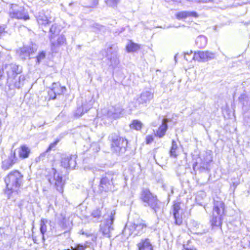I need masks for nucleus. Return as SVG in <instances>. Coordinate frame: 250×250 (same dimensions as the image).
<instances>
[{
  "instance_id": "nucleus-1",
  "label": "nucleus",
  "mask_w": 250,
  "mask_h": 250,
  "mask_svg": "<svg viewBox=\"0 0 250 250\" xmlns=\"http://www.w3.org/2000/svg\"><path fill=\"white\" fill-rule=\"evenodd\" d=\"M6 184L5 193L10 198L13 193L18 194L23 185V176L18 170L10 172L4 178Z\"/></svg>"
},
{
  "instance_id": "nucleus-2",
  "label": "nucleus",
  "mask_w": 250,
  "mask_h": 250,
  "mask_svg": "<svg viewBox=\"0 0 250 250\" xmlns=\"http://www.w3.org/2000/svg\"><path fill=\"white\" fill-rule=\"evenodd\" d=\"M140 198L145 207H149L154 210L155 213L159 208V202L156 196L153 194L148 189H142Z\"/></svg>"
},
{
  "instance_id": "nucleus-3",
  "label": "nucleus",
  "mask_w": 250,
  "mask_h": 250,
  "mask_svg": "<svg viewBox=\"0 0 250 250\" xmlns=\"http://www.w3.org/2000/svg\"><path fill=\"white\" fill-rule=\"evenodd\" d=\"M111 140V150L118 154H124L127 145V140L122 137L118 136L115 134H111L109 137Z\"/></svg>"
},
{
  "instance_id": "nucleus-4",
  "label": "nucleus",
  "mask_w": 250,
  "mask_h": 250,
  "mask_svg": "<svg viewBox=\"0 0 250 250\" xmlns=\"http://www.w3.org/2000/svg\"><path fill=\"white\" fill-rule=\"evenodd\" d=\"M225 205L222 201H216L214 203L212 218L210 221L212 226L218 227L222 225V215L224 213Z\"/></svg>"
},
{
  "instance_id": "nucleus-5",
  "label": "nucleus",
  "mask_w": 250,
  "mask_h": 250,
  "mask_svg": "<svg viewBox=\"0 0 250 250\" xmlns=\"http://www.w3.org/2000/svg\"><path fill=\"white\" fill-rule=\"evenodd\" d=\"M117 177L116 174L110 172L105 173L100 181V190L105 192L113 191L114 188V181Z\"/></svg>"
},
{
  "instance_id": "nucleus-6",
  "label": "nucleus",
  "mask_w": 250,
  "mask_h": 250,
  "mask_svg": "<svg viewBox=\"0 0 250 250\" xmlns=\"http://www.w3.org/2000/svg\"><path fill=\"white\" fill-rule=\"evenodd\" d=\"M9 16L12 19L27 21L30 19L28 13L25 8L16 4H12L9 9Z\"/></svg>"
},
{
  "instance_id": "nucleus-7",
  "label": "nucleus",
  "mask_w": 250,
  "mask_h": 250,
  "mask_svg": "<svg viewBox=\"0 0 250 250\" xmlns=\"http://www.w3.org/2000/svg\"><path fill=\"white\" fill-rule=\"evenodd\" d=\"M147 225L143 220H138L134 223H128L125 228V231H128L129 235H137L146 231Z\"/></svg>"
},
{
  "instance_id": "nucleus-8",
  "label": "nucleus",
  "mask_w": 250,
  "mask_h": 250,
  "mask_svg": "<svg viewBox=\"0 0 250 250\" xmlns=\"http://www.w3.org/2000/svg\"><path fill=\"white\" fill-rule=\"evenodd\" d=\"M115 212L112 211L108 218H106L100 225V232L106 237H111V232L113 230L112 224L114 220V214Z\"/></svg>"
},
{
  "instance_id": "nucleus-9",
  "label": "nucleus",
  "mask_w": 250,
  "mask_h": 250,
  "mask_svg": "<svg viewBox=\"0 0 250 250\" xmlns=\"http://www.w3.org/2000/svg\"><path fill=\"white\" fill-rule=\"evenodd\" d=\"M117 47L115 45H112L107 48L106 51L107 63L113 67H116L119 63L117 57Z\"/></svg>"
},
{
  "instance_id": "nucleus-10",
  "label": "nucleus",
  "mask_w": 250,
  "mask_h": 250,
  "mask_svg": "<svg viewBox=\"0 0 250 250\" xmlns=\"http://www.w3.org/2000/svg\"><path fill=\"white\" fill-rule=\"evenodd\" d=\"M37 50V46L36 44H32L28 46H24L19 48L17 53L19 57L22 60L29 59L30 56L35 52Z\"/></svg>"
},
{
  "instance_id": "nucleus-11",
  "label": "nucleus",
  "mask_w": 250,
  "mask_h": 250,
  "mask_svg": "<svg viewBox=\"0 0 250 250\" xmlns=\"http://www.w3.org/2000/svg\"><path fill=\"white\" fill-rule=\"evenodd\" d=\"M215 57V53L209 51H199L195 52L192 59H194L199 62H207L214 59Z\"/></svg>"
},
{
  "instance_id": "nucleus-12",
  "label": "nucleus",
  "mask_w": 250,
  "mask_h": 250,
  "mask_svg": "<svg viewBox=\"0 0 250 250\" xmlns=\"http://www.w3.org/2000/svg\"><path fill=\"white\" fill-rule=\"evenodd\" d=\"M25 80V77L24 75H20L19 77L15 76L7 78V84L10 89H19L24 85Z\"/></svg>"
},
{
  "instance_id": "nucleus-13",
  "label": "nucleus",
  "mask_w": 250,
  "mask_h": 250,
  "mask_svg": "<svg viewBox=\"0 0 250 250\" xmlns=\"http://www.w3.org/2000/svg\"><path fill=\"white\" fill-rule=\"evenodd\" d=\"M5 69L7 75V78L17 76L18 74L22 72V67L15 63L6 65Z\"/></svg>"
},
{
  "instance_id": "nucleus-14",
  "label": "nucleus",
  "mask_w": 250,
  "mask_h": 250,
  "mask_svg": "<svg viewBox=\"0 0 250 250\" xmlns=\"http://www.w3.org/2000/svg\"><path fill=\"white\" fill-rule=\"evenodd\" d=\"M61 165L66 168H74L76 165V156L72 155H63L62 157Z\"/></svg>"
},
{
  "instance_id": "nucleus-15",
  "label": "nucleus",
  "mask_w": 250,
  "mask_h": 250,
  "mask_svg": "<svg viewBox=\"0 0 250 250\" xmlns=\"http://www.w3.org/2000/svg\"><path fill=\"white\" fill-rule=\"evenodd\" d=\"M53 182L54 183V186L56 189L60 193H62L64 182L62 180V176L57 173L55 169H54Z\"/></svg>"
},
{
  "instance_id": "nucleus-16",
  "label": "nucleus",
  "mask_w": 250,
  "mask_h": 250,
  "mask_svg": "<svg viewBox=\"0 0 250 250\" xmlns=\"http://www.w3.org/2000/svg\"><path fill=\"white\" fill-rule=\"evenodd\" d=\"M18 158L16 156L15 152H11L10 155L7 159L2 162V168L4 170H7L12 167L14 164L16 163Z\"/></svg>"
},
{
  "instance_id": "nucleus-17",
  "label": "nucleus",
  "mask_w": 250,
  "mask_h": 250,
  "mask_svg": "<svg viewBox=\"0 0 250 250\" xmlns=\"http://www.w3.org/2000/svg\"><path fill=\"white\" fill-rule=\"evenodd\" d=\"M168 120L167 118H163L161 120L162 124L156 130H154V134L159 138L163 137L167 129V123Z\"/></svg>"
},
{
  "instance_id": "nucleus-18",
  "label": "nucleus",
  "mask_w": 250,
  "mask_h": 250,
  "mask_svg": "<svg viewBox=\"0 0 250 250\" xmlns=\"http://www.w3.org/2000/svg\"><path fill=\"white\" fill-rule=\"evenodd\" d=\"M51 42V49L53 51L57 52L58 48L61 45L66 44V40L65 36L61 35L59 36L57 41L55 39L52 40H50Z\"/></svg>"
},
{
  "instance_id": "nucleus-19",
  "label": "nucleus",
  "mask_w": 250,
  "mask_h": 250,
  "mask_svg": "<svg viewBox=\"0 0 250 250\" xmlns=\"http://www.w3.org/2000/svg\"><path fill=\"white\" fill-rule=\"evenodd\" d=\"M93 103L94 101L91 99L87 103H83L82 105L79 107L76 111V116H81L84 112L88 111L92 107Z\"/></svg>"
},
{
  "instance_id": "nucleus-20",
  "label": "nucleus",
  "mask_w": 250,
  "mask_h": 250,
  "mask_svg": "<svg viewBox=\"0 0 250 250\" xmlns=\"http://www.w3.org/2000/svg\"><path fill=\"white\" fill-rule=\"evenodd\" d=\"M153 98V93L150 91H146L141 93L138 100L139 104L146 105Z\"/></svg>"
},
{
  "instance_id": "nucleus-21",
  "label": "nucleus",
  "mask_w": 250,
  "mask_h": 250,
  "mask_svg": "<svg viewBox=\"0 0 250 250\" xmlns=\"http://www.w3.org/2000/svg\"><path fill=\"white\" fill-rule=\"evenodd\" d=\"M138 250H153L150 240L147 238H143L137 245Z\"/></svg>"
},
{
  "instance_id": "nucleus-22",
  "label": "nucleus",
  "mask_w": 250,
  "mask_h": 250,
  "mask_svg": "<svg viewBox=\"0 0 250 250\" xmlns=\"http://www.w3.org/2000/svg\"><path fill=\"white\" fill-rule=\"evenodd\" d=\"M176 17L178 20L185 19L189 17H198V14L194 11H184L177 13Z\"/></svg>"
},
{
  "instance_id": "nucleus-23",
  "label": "nucleus",
  "mask_w": 250,
  "mask_h": 250,
  "mask_svg": "<svg viewBox=\"0 0 250 250\" xmlns=\"http://www.w3.org/2000/svg\"><path fill=\"white\" fill-rule=\"evenodd\" d=\"M123 110V108L120 105H116L109 110L108 115L110 116H112L113 118H117L122 114Z\"/></svg>"
},
{
  "instance_id": "nucleus-24",
  "label": "nucleus",
  "mask_w": 250,
  "mask_h": 250,
  "mask_svg": "<svg viewBox=\"0 0 250 250\" xmlns=\"http://www.w3.org/2000/svg\"><path fill=\"white\" fill-rule=\"evenodd\" d=\"M180 209V206L179 203L174 204L173 206V213L175 220V224L180 225L182 223V219L179 212Z\"/></svg>"
},
{
  "instance_id": "nucleus-25",
  "label": "nucleus",
  "mask_w": 250,
  "mask_h": 250,
  "mask_svg": "<svg viewBox=\"0 0 250 250\" xmlns=\"http://www.w3.org/2000/svg\"><path fill=\"white\" fill-rule=\"evenodd\" d=\"M30 152V149L26 145H22L19 148L18 154L21 159H24L27 158Z\"/></svg>"
},
{
  "instance_id": "nucleus-26",
  "label": "nucleus",
  "mask_w": 250,
  "mask_h": 250,
  "mask_svg": "<svg viewBox=\"0 0 250 250\" xmlns=\"http://www.w3.org/2000/svg\"><path fill=\"white\" fill-rule=\"evenodd\" d=\"M61 30V27L59 25L56 23L53 24L49 30V40H52V39H54L59 34Z\"/></svg>"
},
{
  "instance_id": "nucleus-27",
  "label": "nucleus",
  "mask_w": 250,
  "mask_h": 250,
  "mask_svg": "<svg viewBox=\"0 0 250 250\" xmlns=\"http://www.w3.org/2000/svg\"><path fill=\"white\" fill-rule=\"evenodd\" d=\"M51 221L50 220H48L47 219H42L40 221V232L42 234V240L43 242L45 241L44 238V234L47 231V225L50 224Z\"/></svg>"
},
{
  "instance_id": "nucleus-28",
  "label": "nucleus",
  "mask_w": 250,
  "mask_h": 250,
  "mask_svg": "<svg viewBox=\"0 0 250 250\" xmlns=\"http://www.w3.org/2000/svg\"><path fill=\"white\" fill-rule=\"evenodd\" d=\"M49 18L47 15H46L45 12L43 10L40 12L38 16L37 17V20L38 23L42 25H46L49 22Z\"/></svg>"
},
{
  "instance_id": "nucleus-29",
  "label": "nucleus",
  "mask_w": 250,
  "mask_h": 250,
  "mask_svg": "<svg viewBox=\"0 0 250 250\" xmlns=\"http://www.w3.org/2000/svg\"><path fill=\"white\" fill-rule=\"evenodd\" d=\"M57 95H60L63 94L66 90L65 86H61L60 84L58 83H54L51 87Z\"/></svg>"
},
{
  "instance_id": "nucleus-30",
  "label": "nucleus",
  "mask_w": 250,
  "mask_h": 250,
  "mask_svg": "<svg viewBox=\"0 0 250 250\" xmlns=\"http://www.w3.org/2000/svg\"><path fill=\"white\" fill-rule=\"evenodd\" d=\"M195 43L198 47L203 48L207 45V39L204 36H199L196 38Z\"/></svg>"
},
{
  "instance_id": "nucleus-31",
  "label": "nucleus",
  "mask_w": 250,
  "mask_h": 250,
  "mask_svg": "<svg viewBox=\"0 0 250 250\" xmlns=\"http://www.w3.org/2000/svg\"><path fill=\"white\" fill-rule=\"evenodd\" d=\"M126 50L128 52H135L140 49V47L139 44L130 42L126 46Z\"/></svg>"
},
{
  "instance_id": "nucleus-32",
  "label": "nucleus",
  "mask_w": 250,
  "mask_h": 250,
  "mask_svg": "<svg viewBox=\"0 0 250 250\" xmlns=\"http://www.w3.org/2000/svg\"><path fill=\"white\" fill-rule=\"evenodd\" d=\"M178 148V146L176 142L172 140V146L171 147V149L170 150V155L171 157L176 158L177 156V154L176 153V150Z\"/></svg>"
},
{
  "instance_id": "nucleus-33",
  "label": "nucleus",
  "mask_w": 250,
  "mask_h": 250,
  "mask_svg": "<svg viewBox=\"0 0 250 250\" xmlns=\"http://www.w3.org/2000/svg\"><path fill=\"white\" fill-rule=\"evenodd\" d=\"M91 216L93 217V221L97 222L101 219V211L98 208L94 210L92 213Z\"/></svg>"
},
{
  "instance_id": "nucleus-34",
  "label": "nucleus",
  "mask_w": 250,
  "mask_h": 250,
  "mask_svg": "<svg viewBox=\"0 0 250 250\" xmlns=\"http://www.w3.org/2000/svg\"><path fill=\"white\" fill-rule=\"evenodd\" d=\"M239 100L243 106H247L250 104V102L248 99V97L245 93L241 95L240 97L239 98Z\"/></svg>"
},
{
  "instance_id": "nucleus-35",
  "label": "nucleus",
  "mask_w": 250,
  "mask_h": 250,
  "mask_svg": "<svg viewBox=\"0 0 250 250\" xmlns=\"http://www.w3.org/2000/svg\"><path fill=\"white\" fill-rule=\"evenodd\" d=\"M131 128L139 130L142 128V123L138 120H134L131 124L130 125Z\"/></svg>"
},
{
  "instance_id": "nucleus-36",
  "label": "nucleus",
  "mask_w": 250,
  "mask_h": 250,
  "mask_svg": "<svg viewBox=\"0 0 250 250\" xmlns=\"http://www.w3.org/2000/svg\"><path fill=\"white\" fill-rule=\"evenodd\" d=\"M45 52L42 51L39 53V55L37 57V63L39 64L45 58Z\"/></svg>"
},
{
  "instance_id": "nucleus-37",
  "label": "nucleus",
  "mask_w": 250,
  "mask_h": 250,
  "mask_svg": "<svg viewBox=\"0 0 250 250\" xmlns=\"http://www.w3.org/2000/svg\"><path fill=\"white\" fill-rule=\"evenodd\" d=\"M58 225L63 229H65L67 227L66 219L65 217H62L58 222Z\"/></svg>"
},
{
  "instance_id": "nucleus-38",
  "label": "nucleus",
  "mask_w": 250,
  "mask_h": 250,
  "mask_svg": "<svg viewBox=\"0 0 250 250\" xmlns=\"http://www.w3.org/2000/svg\"><path fill=\"white\" fill-rule=\"evenodd\" d=\"M88 236H89V240L87 241L88 242H91L90 244H89V245L90 246L92 244V243H95L96 242L97 239V235L96 234H88Z\"/></svg>"
},
{
  "instance_id": "nucleus-39",
  "label": "nucleus",
  "mask_w": 250,
  "mask_h": 250,
  "mask_svg": "<svg viewBox=\"0 0 250 250\" xmlns=\"http://www.w3.org/2000/svg\"><path fill=\"white\" fill-rule=\"evenodd\" d=\"M120 0H106V2L108 5L111 7L116 6Z\"/></svg>"
},
{
  "instance_id": "nucleus-40",
  "label": "nucleus",
  "mask_w": 250,
  "mask_h": 250,
  "mask_svg": "<svg viewBox=\"0 0 250 250\" xmlns=\"http://www.w3.org/2000/svg\"><path fill=\"white\" fill-rule=\"evenodd\" d=\"M192 51H190L189 52H188L185 53V56H184L185 59L188 61H191L192 60H194V59H192L193 56V55H192Z\"/></svg>"
},
{
  "instance_id": "nucleus-41",
  "label": "nucleus",
  "mask_w": 250,
  "mask_h": 250,
  "mask_svg": "<svg viewBox=\"0 0 250 250\" xmlns=\"http://www.w3.org/2000/svg\"><path fill=\"white\" fill-rule=\"evenodd\" d=\"M46 152L41 153L40 156L35 159L36 163H39L40 161H42L45 157L46 155Z\"/></svg>"
},
{
  "instance_id": "nucleus-42",
  "label": "nucleus",
  "mask_w": 250,
  "mask_h": 250,
  "mask_svg": "<svg viewBox=\"0 0 250 250\" xmlns=\"http://www.w3.org/2000/svg\"><path fill=\"white\" fill-rule=\"evenodd\" d=\"M48 93L49 96V99L54 100L56 98L57 95L55 94V92L52 87L49 90Z\"/></svg>"
},
{
  "instance_id": "nucleus-43",
  "label": "nucleus",
  "mask_w": 250,
  "mask_h": 250,
  "mask_svg": "<svg viewBox=\"0 0 250 250\" xmlns=\"http://www.w3.org/2000/svg\"><path fill=\"white\" fill-rule=\"evenodd\" d=\"M59 142V140H57L56 141H55L54 143H51L49 145L48 148L46 150V152H48V151H50L53 147H54L57 145V144Z\"/></svg>"
},
{
  "instance_id": "nucleus-44",
  "label": "nucleus",
  "mask_w": 250,
  "mask_h": 250,
  "mask_svg": "<svg viewBox=\"0 0 250 250\" xmlns=\"http://www.w3.org/2000/svg\"><path fill=\"white\" fill-rule=\"evenodd\" d=\"M153 141V137L152 136H147L146 138V142L147 144H150Z\"/></svg>"
},
{
  "instance_id": "nucleus-45",
  "label": "nucleus",
  "mask_w": 250,
  "mask_h": 250,
  "mask_svg": "<svg viewBox=\"0 0 250 250\" xmlns=\"http://www.w3.org/2000/svg\"><path fill=\"white\" fill-rule=\"evenodd\" d=\"M183 248L185 250H197L194 247H186L185 245H183Z\"/></svg>"
},
{
  "instance_id": "nucleus-46",
  "label": "nucleus",
  "mask_w": 250,
  "mask_h": 250,
  "mask_svg": "<svg viewBox=\"0 0 250 250\" xmlns=\"http://www.w3.org/2000/svg\"><path fill=\"white\" fill-rule=\"evenodd\" d=\"M4 28L1 26H0V37L4 33Z\"/></svg>"
},
{
  "instance_id": "nucleus-47",
  "label": "nucleus",
  "mask_w": 250,
  "mask_h": 250,
  "mask_svg": "<svg viewBox=\"0 0 250 250\" xmlns=\"http://www.w3.org/2000/svg\"><path fill=\"white\" fill-rule=\"evenodd\" d=\"M82 234L83 235H85L87 237H89V236H88V234H91V233H89V232H85L84 231H82Z\"/></svg>"
},
{
  "instance_id": "nucleus-48",
  "label": "nucleus",
  "mask_w": 250,
  "mask_h": 250,
  "mask_svg": "<svg viewBox=\"0 0 250 250\" xmlns=\"http://www.w3.org/2000/svg\"><path fill=\"white\" fill-rule=\"evenodd\" d=\"M93 5L96 6L98 4V0H93Z\"/></svg>"
},
{
  "instance_id": "nucleus-49",
  "label": "nucleus",
  "mask_w": 250,
  "mask_h": 250,
  "mask_svg": "<svg viewBox=\"0 0 250 250\" xmlns=\"http://www.w3.org/2000/svg\"><path fill=\"white\" fill-rule=\"evenodd\" d=\"M84 170L85 171H87V170H93V168H90V167H85L84 168Z\"/></svg>"
},
{
  "instance_id": "nucleus-50",
  "label": "nucleus",
  "mask_w": 250,
  "mask_h": 250,
  "mask_svg": "<svg viewBox=\"0 0 250 250\" xmlns=\"http://www.w3.org/2000/svg\"><path fill=\"white\" fill-rule=\"evenodd\" d=\"M152 125L153 126H157V124L155 122H153L152 123Z\"/></svg>"
},
{
  "instance_id": "nucleus-51",
  "label": "nucleus",
  "mask_w": 250,
  "mask_h": 250,
  "mask_svg": "<svg viewBox=\"0 0 250 250\" xmlns=\"http://www.w3.org/2000/svg\"><path fill=\"white\" fill-rule=\"evenodd\" d=\"M177 54H176L174 56V60H175V61L176 62H177Z\"/></svg>"
},
{
  "instance_id": "nucleus-52",
  "label": "nucleus",
  "mask_w": 250,
  "mask_h": 250,
  "mask_svg": "<svg viewBox=\"0 0 250 250\" xmlns=\"http://www.w3.org/2000/svg\"><path fill=\"white\" fill-rule=\"evenodd\" d=\"M2 78V73L1 72V71L0 70V80H1Z\"/></svg>"
},
{
  "instance_id": "nucleus-53",
  "label": "nucleus",
  "mask_w": 250,
  "mask_h": 250,
  "mask_svg": "<svg viewBox=\"0 0 250 250\" xmlns=\"http://www.w3.org/2000/svg\"><path fill=\"white\" fill-rule=\"evenodd\" d=\"M72 4H73V3H69V5L70 6H72Z\"/></svg>"
},
{
  "instance_id": "nucleus-54",
  "label": "nucleus",
  "mask_w": 250,
  "mask_h": 250,
  "mask_svg": "<svg viewBox=\"0 0 250 250\" xmlns=\"http://www.w3.org/2000/svg\"><path fill=\"white\" fill-rule=\"evenodd\" d=\"M49 182H50V183L51 184H52V182H51V180H49Z\"/></svg>"
}]
</instances>
